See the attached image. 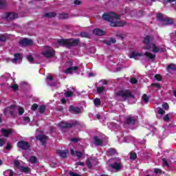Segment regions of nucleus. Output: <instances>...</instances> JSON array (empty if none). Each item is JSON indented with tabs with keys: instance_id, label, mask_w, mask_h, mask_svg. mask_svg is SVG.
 Returning <instances> with one entry per match:
<instances>
[{
	"instance_id": "338daca9",
	"label": "nucleus",
	"mask_w": 176,
	"mask_h": 176,
	"mask_svg": "<svg viewBox=\"0 0 176 176\" xmlns=\"http://www.w3.org/2000/svg\"><path fill=\"white\" fill-rule=\"evenodd\" d=\"M74 5H81L82 4V1H79V0H75L74 1Z\"/></svg>"
},
{
	"instance_id": "aec40b11",
	"label": "nucleus",
	"mask_w": 176,
	"mask_h": 176,
	"mask_svg": "<svg viewBox=\"0 0 176 176\" xmlns=\"http://www.w3.org/2000/svg\"><path fill=\"white\" fill-rule=\"evenodd\" d=\"M144 56L141 53L135 52H132L131 54L129 55L130 58H134L135 60H137V57H142Z\"/></svg>"
},
{
	"instance_id": "3c124183",
	"label": "nucleus",
	"mask_w": 176,
	"mask_h": 176,
	"mask_svg": "<svg viewBox=\"0 0 176 176\" xmlns=\"http://www.w3.org/2000/svg\"><path fill=\"white\" fill-rule=\"evenodd\" d=\"M27 59L28 60V61L30 62V63H34V57H32V55H28V56H27Z\"/></svg>"
},
{
	"instance_id": "412c9836",
	"label": "nucleus",
	"mask_w": 176,
	"mask_h": 176,
	"mask_svg": "<svg viewBox=\"0 0 176 176\" xmlns=\"http://www.w3.org/2000/svg\"><path fill=\"white\" fill-rule=\"evenodd\" d=\"M20 170L25 174H30L31 173V168L30 167H25L23 166H20Z\"/></svg>"
},
{
	"instance_id": "37998d69",
	"label": "nucleus",
	"mask_w": 176,
	"mask_h": 176,
	"mask_svg": "<svg viewBox=\"0 0 176 176\" xmlns=\"http://www.w3.org/2000/svg\"><path fill=\"white\" fill-rule=\"evenodd\" d=\"M82 155H83V153L82 152H80V151H75L74 156L78 157V159H80V157H82Z\"/></svg>"
},
{
	"instance_id": "cd10ccee",
	"label": "nucleus",
	"mask_w": 176,
	"mask_h": 176,
	"mask_svg": "<svg viewBox=\"0 0 176 176\" xmlns=\"http://www.w3.org/2000/svg\"><path fill=\"white\" fill-rule=\"evenodd\" d=\"M107 153L109 156H115L116 154V150L115 148H109Z\"/></svg>"
},
{
	"instance_id": "e433bc0d",
	"label": "nucleus",
	"mask_w": 176,
	"mask_h": 176,
	"mask_svg": "<svg viewBox=\"0 0 176 176\" xmlns=\"http://www.w3.org/2000/svg\"><path fill=\"white\" fill-rule=\"evenodd\" d=\"M45 111H46V106L41 105L38 108V112H40L41 114L45 113Z\"/></svg>"
},
{
	"instance_id": "bf43d9fd",
	"label": "nucleus",
	"mask_w": 176,
	"mask_h": 176,
	"mask_svg": "<svg viewBox=\"0 0 176 176\" xmlns=\"http://www.w3.org/2000/svg\"><path fill=\"white\" fill-rule=\"evenodd\" d=\"M154 173L155 174H162V169H160V168H155L154 169Z\"/></svg>"
},
{
	"instance_id": "603ef678",
	"label": "nucleus",
	"mask_w": 176,
	"mask_h": 176,
	"mask_svg": "<svg viewBox=\"0 0 176 176\" xmlns=\"http://www.w3.org/2000/svg\"><path fill=\"white\" fill-rule=\"evenodd\" d=\"M38 109V104L34 103L32 105L31 110L32 111H36Z\"/></svg>"
},
{
	"instance_id": "f03ea898",
	"label": "nucleus",
	"mask_w": 176,
	"mask_h": 176,
	"mask_svg": "<svg viewBox=\"0 0 176 176\" xmlns=\"http://www.w3.org/2000/svg\"><path fill=\"white\" fill-rule=\"evenodd\" d=\"M116 97H121L124 101H126L127 98H134V95L128 89H120L115 92Z\"/></svg>"
},
{
	"instance_id": "39448f33",
	"label": "nucleus",
	"mask_w": 176,
	"mask_h": 176,
	"mask_svg": "<svg viewBox=\"0 0 176 176\" xmlns=\"http://www.w3.org/2000/svg\"><path fill=\"white\" fill-rule=\"evenodd\" d=\"M151 41H153V36L147 35L144 38L143 43L146 45V46L144 47V50H150V49H151V45H149Z\"/></svg>"
},
{
	"instance_id": "a878e982",
	"label": "nucleus",
	"mask_w": 176,
	"mask_h": 176,
	"mask_svg": "<svg viewBox=\"0 0 176 176\" xmlns=\"http://www.w3.org/2000/svg\"><path fill=\"white\" fill-rule=\"evenodd\" d=\"M56 153H58V155H59V156L60 157H63V159H65L67 157V152L64 151H60V150H58L56 151Z\"/></svg>"
},
{
	"instance_id": "4d7b16f0",
	"label": "nucleus",
	"mask_w": 176,
	"mask_h": 176,
	"mask_svg": "<svg viewBox=\"0 0 176 176\" xmlns=\"http://www.w3.org/2000/svg\"><path fill=\"white\" fill-rule=\"evenodd\" d=\"M176 0H163L164 5H167L168 3H171L173 2H175Z\"/></svg>"
},
{
	"instance_id": "052dcab7",
	"label": "nucleus",
	"mask_w": 176,
	"mask_h": 176,
	"mask_svg": "<svg viewBox=\"0 0 176 176\" xmlns=\"http://www.w3.org/2000/svg\"><path fill=\"white\" fill-rule=\"evenodd\" d=\"M56 110L59 112H63L64 111V107L63 106H58Z\"/></svg>"
},
{
	"instance_id": "72a5a7b5",
	"label": "nucleus",
	"mask_w": 176,
	"mask_h": 176,
	"mask_svg": "<svg viewBox=\"0 0 176 176\" xmlns=\"http://www.w3.org/2000/svg\"><path fill=\"white\" fill-rule=\"evenodd\" d=\"M94 104L96 105V107H100V105H101V100L100 98H96L94 100Z\"/></svg>"
},
{
	"instance_id": "f8f14e48",
	"label": "nucleus",
	"mask_w": 176,
	"mask_h": 176,
	"mask_svg": "<svg viewBox=\"0 0 176 176\" xmlns=\"http://www.w3.org/2000/svg\"><path fill=\"white\" fill-rule=\"evenodd\" d=\"M69 112L74 113V115H78V113H80V108L70 105Z\"/></svg>"
},
{
	"instance_id": "58836bf2",
	"label": "nucleus",
	"mask_w": 176,
	"mask_h": 176,
	"mask_svg": "<svg viewBox=\"0 0 176 176\" xmlns=\"http://www.w3.org/2000/svg\"><path fill=\"white\" fill-rule=\"evenodd\" d=\"M157 19L158 21H161L162 23H163V21L164 20V17H163V14L162 13L157 14Z\"/></svg>"
},
{
	"instance_id": "2eb2a0df",
	"label": "nucleus",
	"mask_w": 176,
	"mask_h": 176,
	"mask_svg": "<svg viewBox=\"0 0 176 176\" xmlns=\"http://www.w3.org/2000/svg\"><path fill=\"white\" fill-rule=\"evenodd\" d=\"M19 17V14L15 12H7L5 16V19H9L10 20H14V19H17Z\"/></svg>"
},
{
	"instance_id": "c756f323",
	"label": "nucleus",
	"mask_w": 176,
	"mask_h": 176,
	"mask_svg": "<svg viewBox=\"0 0 176 176\" xmlns=\"http://www.w3.org/2000/svg\"><path fill=\"white\" fill-rule=\"evenodd\" d=\"M111 168H113V170H120V164L119 163H114L111 165Z\"/></svg>"
},
{
	"instance_id": "c9c22d12",
	"label": "nucleus",
	"mask_w": 176,
	"mask_h": 176,
	"mask_svg": "<svg viewBox=\"0 0 176 176\" xmlns=\"http://www.w3.org/2000/svg\"><path fill=\"white\" fill-rule=\"evenodd\" d=\"M104 90H105V87H104V86L96 87V91H97V93H98V94H101V93H102V91H104Z\"/></svg>"
},
{
	"instance_id": "6e6d98bb",
	"label": "nucleus",
	"mask_w": 176,
	"mask_h": 176,
	"mask_svg": "<svg viewBox=\"0 0 176 176\" xmlns=\"http://www.w3.org/2000/svg\"><path fill=\"white\" fill-rule=\"evenodd\" d=\"M162 162L164 166H165L166 167H168V162L167 161V160H166V158H162Z\"/></svg>"
},
{
	"instance_id": "20e7f679",
	"label": "nucleus",
	"mask_w": 176,
	"mask_h": 176,
	"mask_svg": "<svg viewBox=\"0 0 176 176\" xmlns=\"http://www.w3.org/2000/svg\"><path fill=\"white\" fill-rule=\"evenodd\" d=\"M47 50L42 52L41 54L46 58H52L54 57L56 52L50 47H47Z\"/></svg>"
},
{
	"instance_id": "49530a36",
	"label": "nucleus",
	"mask_w": 176,
	"mask_h": 176,
	"mask_svg": "<svg viewBox=\"0 0 176 176\" xmlns=\"http://www.w3.org/2000/svg\"><path fill=\"white\" fill-rule=\"evenodd\" d=\"M130 82L132 83V85H135V84L138 83V80H137V78L133 77L131 78Z\"/></svg>"
},
{
	"instance_id": "c85d7f7f",
	"label": "nucleus",
	"mask_w": 176,
	"mask_h": 176,
	"mask_svg": "<svg viewBox=\"0 0 176 176\" xmlns=\"http://www.w3.org/2000/svg\"><path fill=\"white\" fill-rule=\"evenodd\" d=\"M14 174V172H13L12 170L11 169H8L6 170L4 173H3V175L5 176H13Z\"/></svg>"
},
{
	"instance_id": "864d4df0",
	"label": "nucleus",
	"mask_w": 176,
	"mask_h": 176,
	"mask_svg": "<svg viewBox=\"0 0 176 176\" xmlns=\"http://www.w3.org/2000/svg\"><path fill=\"white\" fill-rule=\"evenodd\" d=\"M162 107L164 108V109H165V111H168V109L170 108V106H168V103L164 102L162 104Z\"/></svg>"
},
{
	"instance_id": "423d86ee",
	"label": "nucleus",
	"mask_w": 176,
	"mask_h": 176,
	"mask_svg": "<svg viewBox=\"0 0 176 176\" xmlns=\"http://www.w3.org/2000/svg\"><path fill=\"white\" fill-rule=\"evenodd\" d=\"M20 46L25 47V46H32L34 41L30 38H24L19 41Z\"/></svg>"
},
{
	"instance_id": "0e129e2a",
	"label": "nucleus",
	"mask_w": 176,
	"mask_h": 176,
	"mask_svg": "<svg viewBox=\"0 0 176 176\" xmlns=\"http://www.w3.org/2000/svg\"><path fill=\"white\" fill-rule=\"evenodd\" d=\"M23 120L25 122H27V123H30L31 122V119L30 118V117H24Z\"/></svg>"
},
{
	"instance_id": "ea45409f",
	"label": "nucleus",
	"mask_w": 176,
	"mask_h": 176,
	"mask_svg": "<svg viewBox=\"0 0 176 176\" xmlns=\"http://www.w3.org/2000/svg\"><path fill=\"white\" fill-rule=\"evenodd\" d=\"M153 53H158V52H160V48L156 46L155 44H153Z\"/></svg>"
},
{
	"instance_id": "13d9d810",
	"label": "nucleus",
	"mask_w": 176,
	"mask_h": 176,
	"mask_svg": "<svg viewBox=\"0 0 176 176\" xmlns=\"http://www.w3.org/2000/svg\"><path fill=\"white\" fill-rule=\"evenodd\" d=\"M12 146L10 143H7L6 146V151H10V149H12Z\"/></svg>"
},
{
	"instance_id": "a19ab883",
	"label": "nucleus",
	"mask_w": 176,
	"mask_h": 176,
	"mask_svg": "<svg viewBox=\"0 0 176 176\" xmlns=\"http://www.w3.org/2000/svg\"><path fill=\"white\" fill-rule=\"evenodd\" d=\"M80 36H81V38H89V35L87 32H82L80 33Z\"/></svg>"
},
{
	"instance_id": "7c9ffc66",
	"label": "nucleus",
	"mask_w": 176,
	"mask_h": 176,
	"mask_svg": "<svg viewBox=\"0 0 176 176\" xmlns=\"http://www.w3.org/2000/svg\"><path fill=\"white\" fill-rule=\"evenodd\" d=\"M29 162L30 163H31L32 164H35L36 163H37L38 160L36 159V157L35 156H31L29 159Z\"/></svg>"
},
{
	"instance_id": "4c0bfd02",
	"label": "nucleus",
	"mask_w": 176,
	"mask_h": 176,
	"mask_svg": "<svg viewBox=\"0 0 176 176\" xmlns=\"http://www.w3.org/2000/svg\"><path fill=\"white\" fill-rule=\"evenodd\" d=\"M129 159H131V160H135V159H137V153H129Z\"/></svg>"
},
{
	"instance_id": "b1692460",
	"label": "nucleus",
	"mask_w": 176,
	"mask_h": 176,
	"mask_svg": "<svg viewBox=\"0 0 176 176\" xmlns=\"http://www.w3.org/2000/svg\"><path fill=\"white\" fill-rule=\"evenodd\" d=\"M166 71L168 72H170V71H176V65L174 63H170L167 67H166Z\"/></svg>"
},
{
	"instance_id": "79ce46f5",
	"label": "nucleus",
	"mask_w": 176,
	"mask_h": 176,
	"mask_svg": "<svg viewBox=\"0 0 176 176\" xmlns=\"http://www.w3.org/2000/svg\"><path fill=\"white\" fill-rule=\"evenodd\" d=\"M8 37L5 34H0V42H6Z\"/></svg>"
},
{
	"instance_id": "5701e85b",
	"label": "nucleus",
	"mask_w": 176,
	"mask_h": 176,
	"mask_svg": "<svg viewBox=\"0 0 176 176\" xmlns=\"http://www.w3.org/2000/svg\"><path fill=\"white\" fill-rule=\"evenodd\" d=\"M56 16H57V13L50 12L45 13L43 16L47 17V19H52L53 17H56Z\"/></svg>"
},
{
	"instance_id": "473e14b6",
	"label": "nucleus",
	"mask_w": 176,
	"mask_h": 176,
	"mask_svg": "<svg viewBox=\"0 0 176 176\" xmlns=\"http://www.w3.org/2000/svg\"><path fill=\"white\" fill-rule=\"evenodd\" d=\"M91 162H93V160L91 159H87L86 160V164L89 170L91 168V167H93V165L91 164Z\"/></svg>"
},
{
	"instance_id": "dca6fc26",
	"label": "nucleus",
	"mask_w": 176,
	"mask_h": 176,
	"mask_svg": "<svg viewBox=\"0 0 176 176\" xmlns=\"http://www.w3.org/2000/svg\"><path fill=\"white\" fill-rule=\"evenodd\" d=\"M1 131L3 137L8 138L9 135H10V134L13 133V129H1Z\"/></svg>"
},
{
	"instance_id": "e2e57ef3",
	"label": "nucleus",
	"mask_w": 176,
	"mask_h": 176,
	"mask_svg": "<svg viewBox=\"0 0 176 176\" xmlns=\"http://www.w3.org/2000/svg\"><path fill=\"white\" fill-rule=\"evenodd\" d=\"M164 120L165 122H168V120H170V116H168V114L165 115V116L164 117Z\"/></svg>"
},
{
	"instance_id": "bb28decb",
	"label": "nucleus",
	"mask_w": 176,
	"mask_h": 176,
	"mask_svg": "<svg viewBox=\"0 0 176 176\" xmlns=\"http://www.w3.org/2000/svg\"><path fill=\"white\" fill-rule=\"evenodd\" d=\"M104 43L105 45H107L108 46L112 45V43H116V39L111 38L109 40H105L104 41Z\"/></svg>"
},
{
	"instance_id": "de8ad7c7",
	"label": "nucleus",
	"mask_w": 176,
	"mask_h": 176,
	"mask_svg": "<svg viewBox=\"0 0 176 176\" xmlns=\"http://www.w3.org/2000/svg\"><path fill=\"white\" fill-rule=\"evenodd\" d=\"M155 80H157L158 82H162V76L160 74H156L155 76Z\"/></svg>"
},
{
	"instance_id": "a18cd8bd",
	"label": "nucleus",
	"mask_w": 176,
	"mask_h": 176,
	"mask_svg": "<svg viewBox=\"0 0 176 176\" xmlns=\"http://www.w3.org/2000/svg\"><path fill=\"white\" fill-rule=\"evenodd\" d=\"M10 87L14 91H17V90H19V85L17 84L11 85Z\"/></svg>"
},
{
	"instance_id": "393cba45",
	"label": "nucleus",
	"mask_w": 176,
	"mask_h": 176,
	"mask_svg": "<svg viewBox=\"0 0 176 176\" xmlns=\"http://www.w3.org/2000/svg\"><path fill=\"white\" fill-rule=\"evenodd\" d=\"M94 140L95 141V145H98V146H101V145H102L103 144L102 140L98 138V136H95L94 138Z\"/></svg>"
},
{
	"instance_id": "1a4fd4ad",
	"label": "nucleus",
	"mask_w": 176,
	"mask_h": 176,
	"mask_svg": "<svg viewBox=\"0 0 176 176\" xmlns=\"http://www.w3.org/2000/svg\"><path fill=\"white\" fill-rule=\"evenodd\" d=\"M80 43V38H68V43H67V47H73L75 46H78L79 43Z\"/></svg>"
},
{
	"instance_id": "6e6552de",
	"label": "nucleus",
	"mask_w": 176,
	"mask_h": 176,
	"mask_svg": "<svg viewBox=\"0 0 176 176\" xmlns=\"http://www.w3.org/2000/svg\"><path fill=\"white\" fill-rule=\"evenodd\" d=\"M17 146L18 148H20L21 149H22V151H28V149L30 148V146L28 142L21 140L18 142Z\"/></svg>"
},
{
	"instance_id": "7ed1b4c3",
	"label": "nucleus",
	"mask_w": 176,
	"mask_h": 176,
	"mask_svg": "<svg viewBox=\"0 0 176 176\" xmlns=\"http://www.w3.org/2000/svg\"><path fill=\"white\" fill-rule=\"evenodd\" d=\"M3 112L6 116H8L10 115L11 118H15L16 105L12 104L11 106L6 107V109H3Z\"/></svg>"
},
{
	"instance_id": "8fccbe9b",
	"label": "nucleus",
	"mask_w": 176,
	"mask_h": 176,
	"mask_svg": "<svg viewBox=\"0 0 176 176\" xmlns=\"http://www.w3.org/2000/svg\"><path fill=\"white\" fill-rule=\"evenodd\" d=\"M14 165L15 167H16V168H20V161H19L18 160H15L14 162Z\"/></svg>"
},
{
	"instance_id": "69168bd1",
	"label": "nucleus",
	"mask_w": 176,
	"mask_h": 176,
	"mask_svg": "<svg viewBox=\"0 0 176 176\" xmlns=\"http://www.w3.org/2000/svg\"><path fill=\"white\" fill-rule=\"evenodd\" d=\"M5 145V140L0 138V146H3Z\"/></svg>"
},
{
	"instance_id": "4468645a",
	"label": "nucleus",
	"mask_w": 176,
	"mask_h": 176,
	"mask_svg": "<svg viewBox=\"0 0 176 176\" xmlns=\"http://www.w3.org/2000/svg\"><path fill=\"white\" fill-rule=\"evenodd\" d=\"M79 69V66L70 67L65 69V74L71 75L72 72H76Z\"/></svg>"
},
{
	"instance_id": "4be33fe9",
	"label": "nucleus",
	"mask_w": 176,
	"mask_h": 176,
	"mask_svg": "<svg viewBox=\"0 0 176 176\" xmlns=\"http://www.w3.org/2000/svg\"><path fill=\"white\" fill-rule=\"evenodd\" d=\"M144 56H145V57H146L147 58H149L152 61H153L155 60V58H156V55L152 54V53L148 52H146L144 53Z\"/></svg>"
},
{
	"instance_id": "774afa93",
	"label": "nucleus",
	"mask_w": 176,
	"mask_h": 176,
	"mask_svg": "<svg viewBox=\"0 0 176 176\" xmlns=\"http://www.w3.org/2000/svg\"><path fill=\"white\" fill-rule=\"evenodd\" d=\"M70 141H71L72 142H78L79 141V139H78V138H72V139L70 140Z\"/></svg>"
},
{
	"instance_id": "c03bdc74",
	"label": "nucleus",
	"mask_w": 176,
	"mask_h": 176,
	"mask_svg": "<svg viewBox=\"0 0 176 176\" xmlns=\"http://www.w3.org/2000/svg\"><path fill=\"white\" fill-rule=\"evenodd\" d=\"M65 97H72L74 96V92L72 91H67L65 93Z\"/></svg>"
},
{
	"instance_id": "a211bd4d",
	"label": "nucleus",
	"mask_w": 176,
	"mask_h": 176,
	"mask_svg": "<svg viewBox=\"0 0 176 176\" xmlns=\"http://www.w3.org/2000/svg\"><path fill=\"white\" fill-rule=\"evenodd\" d=\"M93 33L94 34V35H98V36H102V35H105V31L100 28H96L94 30Z\"/></svg>"
},
{
	"instance_id": "6ab92c4d",
	"label": "nucleus",
	"mask_w": 176,
	"mask_h": 176,
	"mask_svg": "<svg viewBox=\"0 0 176 176\" xmlns=\"http://www.w3.org/2000/svg\"><path fill=\"white\" fill-rule=\"evenodd\" d=\"M174 20L172 18H164V21H162V24L164 25H171L173 24Z\"/></svg>"
},
{
	"instance_id": "ddd939ff",
	"label": "nucleus",
	"mask_w": 176,
	"mask_h": 176,
	"mask_svg": "<svg viewBox=\"0 0 176 176\" xmlns=\"http://www.w3.org/2000/svg\"><path fill=\"white\" fill-rule=\"evenodd\" d=\"M14 58L11 59L13 64H17L19 61L23 60V56L20 53H16L14 54Z\"/></svg>"
},
{
	"instance_id": "f3484780",
	"label": "nucleus",
	"mask_w": 176,
	"mask_h": 176,
	"mask_svg": "<svg viewBox=\"0 0 176 176\" xmlns=\"http://www.w3.org/2000/svg\"><path fill=\"white\" fill-rule=\"evenodd\" d=\"M57 43L58 45H59V46H67L68 47V38L65 39V38H60L58 39L57 41Z\"/></svg>"
},
{
	"instance_id": "0eeeda50",
	"label": "nucleus",
	"mask_w": 176,
	"mask_h": 176,
	"mask_svg": "<svg viewBox=\"0 0 176 176\" xmlns=\"http://www.w3.org/2000/svg\"><path fill=\"white\" fill-rule=\"evenodd\" d=\"M138 120V116H129L125 119V124H128L129 126H134L135 124V122Z\"/></svg>"
},
{
	"instance_id": "680f3d73",
	"label": "nucleus",
	"mask_w": 176,
	"mask_h": 176,
	"mask_svg": "<svg viewBox=\"0 0 176 176\" xmlns=\"http://www.w3.org/2000/svg\"><path fill=\"white\" fill-rule=\"evenodd\" d=\"M24 113V108L19 107V115H23Z\"/></svg>"
},
{
	"instance_id": "f704fd0d",
	"label": "nucleus",
	"mask_w": 176,
	"mask_h": 176,
	"mask_svg": "<svg viewBox=\"0 0 176 176\" xmlns=\"http://www.w3.org/2000/svg\"><path fill=\"white\" fill-rule=\"evenodd\" d=\"M142 100L143 102H145L146 104L149 102V97H148V95H146V94H143Z\"/></svg>"
},
{
	"instance_id": "5fc2aeb1",
	"label": "nucleus",
	"mask_w": 176,
	"mask_h": 176,
	"mask_svg": "<svg viewBox=\"0 0 176 176\" xmlns=\"http://www.w3.org/2000/svg\"><path fill=\"white\" fill-rule=\"evenodd\" d=\"M157 113H158L159 115H164V113H166V111H165L163 109L160 108V109H158Z\"/></svg>"
},
{
	"instance_id": "9d476101",
	"label": "nucleus",
	"mask_w": 176,
	"mask_h": 176,
	"mask_svg": "<svg viewBox=\"0 0 176 176\" xmlns=\"http://www.w3.org/2000/svg\"><path fill=\"white\" fill-rule=\"evenodd\" d=\"M75 124H76L61 122L59 124V126H60V129H72V127H74V126H75Z\"/></svg>"
},
{
	"instance_id": "9b49d317",
	"label": "nucleus",
	"mask_w": 176,
	"mask_h": 176,
	"mask_svg": "<svg viewBox=\"0 0 176 176\" xmlns=\"http://www.w3.org/2000/svg\"><path fill=\"white\" fill-rule=\"evenodd\" d=\"M36 140H38V141H40L42 145L45 146H46V141H47V136L43 134H41L36 137Z\"/></svg>"
},
{
	"instance_id": "2f4dec72",
	"label": "nucleus",
	"mask_w": 176,
	"mask_h": 176,
	"mask_svg": "<svg viewBox=\"0 0 176 176\" xmlns=\"http://www.w3.org/2000/svg\"><path fill=\"white\" fill-rule=\"evenodd\" d=\"M69 17V16L68 15L67 13H61V14H59L58 15V19H67Z\"/></svg>"
},
{
	"instance_id": "f257e3e1",
	"label": "nucleus",
	"mask_w": 176,
	"mask_h": 176,
	"mask_svg": "<svg viewBox=\"0 0 176 176\" xmlns=\"http://www.w3.org/2000/svg\"><path fill=\"white\" fill-rule=\"evenodd\" d=\"M103 20L105 21H109L110 27H123L126 25V23L122 21H115L116 20H120V16L113 12H107L102 14Z\"/></svg>"
},
{
	"instance_id": "09e8293b",
	"label": "nucleus",
	"mask_w": 176,
	"mask_h": 176,
	"mask_svg": "<svg viewBox=\"0 0 176 176\" xmlns=\"http://www.w3.org/2000/svg\"><path fill=\"white\" fill-rule=\"evenodd\" d=\"M151 86V87H156L157 89H160V87H162V85H160V83H152Z\"/></svg>"
}]
</instances>
